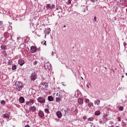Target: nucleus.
I'll return each instance as SVG.
<instances>
[{"label": "nucleus", "instance_id": "nucleus-1", "mask_svg": "<svg viewBox=\"0 0 127 127\" xmlns=\"http://www.w3.org/2000/svg\"><path fill=\"white\" fill-rule=\"evenodd\" d=\"M15 89L17 90V91H21V90L23 88V85H22V83L20 81H16L15 83Z\"/></svg>", "mask_w": 127, "mask_h": 127}, {"label": "nucleus", "instance_id": "nucleus-2", "mask_svg": "<svg viewBox=\"0 0 127 127\" xmlns=\"http://www.w3.org/2000/svg\"><path fill=\"white\" fill-rule=\"evenodd\" d=\"M41 90L45 91V90H47V87H48V84L47 83H41L40 84Z\"/></svg>", "mask_w": 127, "mask_h": 127}, {"label": "nucleus", "instance_id": "nucleus-3", "mask_svg": "<svg viewBox=\"0 0 127 127\" xmlns=\"http://www.w3.org/2000/svg\"><path fill=\"white\" fill-rule=\"evenodd\" d=\"M37 101L38 103H40V104H45V98L42 97H39L37 99Z\"/></svg>", "mask_w": 127, "mask_h": 127}, {"label": "nucleus", "instance_id": "nucleus-4", "mask_svg": "<svg viewBox=\"0 0 127 127\" xmlns=\"http://www.w3.org/2000/svg\"><path fill=\"white\" fill-rule=\"evenodd\" d=\"M31 81H35L36 80V78H37V76L36 73L32 72L30 76Z\"/></svg>", "mask_w": 127, "mask_h": 127}, {"label": "nucleus", "instance_id": "nucleus-5", "mask_svg": "<svg viewBox=\"0 0 127 127\" xmlns=\"http://www.w3.org/2000/svg\"><path fill=\"white\" fill-rule=\"evenodd\" d=\"M46 8H48V9H52V8H55V5L54 4H47L46 6Z\"/></svg>", "mask_w": 127, "mask_h": 127}, {"label": "nucleus", "instance_id": "nucleus-6", "mask_svg": "<svg viewBox=\"0 0 127 127\" xmlns=\"http://www.w3.org/2000/svg\"><path fill=\"white\" fill-rule=\"evenodd\" d=\"M30 50H31V53H35V52L37 51V48H36V47L34 46H31Z\"/></svg>", "mask_w": 127, "mask_h": 127}, {"label": "nucleus", "instance_id": "nucleus-7", "mask_svg": "<svg viewBox=\"0 0 127 127\" xmlns=\"http://www.w3.org/2000/svg\"><path fill=\"white\" fill-rule=\"evenodd\" d=\"M18 63L20 66H22L24 64H25V62L23 59H20L18 61Z\"/></svg>", "mask_w": 127, "mask_h": 127}, {"label": "nucleus", "instance_id": "nucleus-8", "mask_svg": "<svg viewBox=\"0 0 127 127\" xmlns=\"http://www.w3.org/2000/svg\"><path fill=\"white\" fill-rule=\"evenodd\" d=\"M29 109L30 112H32V113H33L34 112H35V111H36V106H30Z\"/></svg>", "mask_w": 127, "mask_h": 127}, {"label": "nucleus", "instance_id": "nucleus-9", "mask_svg": "<svg viewBox=\"0 0 127 127\" xmlns=\"http://www.w3.org/2000/svg\"><path fill=\"white\" fill-rule=\"evenodd\" d=\"M51 31V30L50 29V28H48L47 29H46L45 30V37H46V35H49V34H50V32Z\"/></svg>", "mask_w": 127, "mask_h": 127}, {"label": "nucleus", "instance_id": "nucleus-10", "mask_svg": "<svg viewBox=\"0 0 127 127\" xmlns=\"http://www.w3.org/2000/svg\"><path fill=\"white\" fill-rule=\"evenodd\" d=\"M38 116L41 119H42V118H44V113L43 112V111H42L41 110H39V111L38 112Z\"/></svg>", "mask_w": 127, "mask_h": 127}, {"label": "nucleus", "instance_id": "nucleus-11", "mask_svg": "<svg viewBox=\"0 0 127 127\" xmlns=\"http://www.w3.org/2000/svg\"><path fill=\"white\" fill-rule=\"evenodd\" d=\"M78 103L79 104V105H83L84 103V99L82 98H78Z\"/></svg>", "mask_w": 127, "mask_h": 127}, {"label": "nucleus", "instance_id": "nucleus-12", "mask_svg": "<svg viewBox=\"0 0 127 127\" xmlns=\"http://www.w3.org/2000/svg\"><path fill=\"white\" fill-rule=\"evenodd\" d=\"M56 115L59 119H61V118L62 117V114L60 111L57 112L56 113Z\"/></svg>", "mask_w": 127, "mask_h": 127}, {"label": "nucleus", "instance_id": "nucleus-13", "mask_svg": "<svg viewBox=\"0 0 127 127\" xmlns=\"http://www.w3.org/2000/svg\"><path fill=\"white\" fill-rule=\"evenodd\" d=\"M50 64L47 63L45 64L44 67L45 69H49L50 68Z\"/></svg>", "mask_w": 127, "mask_h": 127}, {"label": "nucleus", "instance_id": "nucleus-14", "mask_svg": "<svg viewBox=\"0 0 127 127\" xmlns=\"http://www.w3.org/2000/svg\"><path fill=\"white\" fill-rule=\"evenodd\" d=\"M19 101L21 104H22L23 103H24V102H25L24 98H23L22 97H20L19 99Z\"/></svg>", "mask_w": 127, "mask_h": 127}, {"label": "nucleus", "instance_id": "nucleus-15", "mask_svg": "<svg viewBox=\"0 0 127 127\" xmlns=\"http://www.w3.org/2000/svg\"><path fill=\"white\" fill-rule=\"evenodd\" d=\"M108 114H105L103 116V119L104 121H105V122H108L109 121V119H108Z\"/></svg>", "mask_w": 127, "mask_h": 127}, {"label": "nucleus", "instance_id": "nucleus-16", "mask_svg": "<svg viewBox=\"0 0 127 127\" xmlns=\"http://www.w3.org/2000/svg\"><path fill=\"white\" fill-rule=\"evenodd\" d=\"M100 103H101V101H100V100L97 99L96 100L94 101L95 105H97V106H99V105H100Z\"/></svg>", "mask_w": 127, "mask_h": 127}, {"label": "nucleus", "instance_id": "nucleus-17", "mask_svg": "<svg viewBox=\"0 0 127 127\" xmlns=\"http://www.w3.org/2000/svg\"><path fill=\"white\" fill-rule=\"evenodd\" d=\"M3 118L4 119H9V115L7 114H3Z\"/></svg>", "mask_w": 127, "mask_h": 127}, {"label": "nucleus", "instance_id": "nucleus-18", "mask_svg": "<svg viewBox=\"0 0 127 127\" xmlns=\"http://www.w3.org/2000/svg\"><path fill=\"white\" fill-rule=\"evenodd\" d=\"M86 10H88V7H87L85 5H83V10H82L83 12H85L86 11Z\"/></svg>", "mask_w": 127, "mask_h": 127}, {"label": "nucleus", "instance_id": "nucleus-19", "mask_svg": "<svg viewBox=\"0 0 127 127\" xmlns=\"http://www.w3.org/2000/svg\"><path fill=\"white\" fill-rule=\"evenodd\" d=\"M29 102H30V106H31L32 105H33V104H34V99H30Z\"/></svg>", "mask_w": 127, "mask_h": 127}, {"label": "nucleus", "instance_id": "nucleus-20", "mask_svg": "<svg viewBox=\"0 0 127 127\" xmlns=\"http://www.w3.org/2000/svg\"><path fill=\"white\" fill-rule=\"evenodd\" d=\"M87 106L89 107V108H92V107H94V104L92 102H89L88 103Z\"/></svg>", "mask_w": 127, "mask_h": 127}, {"label": "nucleus", "instance_id": "nucleus-21", "mask_svg": "<svg viewBox=\"0 0 127 127\" xmlns=\"http://www.w3.org/2000/svg\"><path fill=\"white\" fill-rule=\"evenodd\" d=\"M95 116H100L101 115V111L98 110L95 112Z\"/></svg>", "mask_w": 127, "mask_h": 127}, {"label": "nucleus", "instance_id": "nucleus-22", "mask_svg": "<svg viewBox=\"0 0 127 127\" xmlns=\"http://www.w3.org/2000/svg\"><path fill=\"white\" fill-rule=\"evenodd\" d=\"M48 101H49L50 102H52V101H53L54 100V98H53V97L52 96H48Z\"/></svg>", "mask_w": 127, "mask_h": 127}, {"label": "nucleus", "instance_id": "nucleus-23", "mask_svg": "<svg viewBox=\"0 0 127 127\" xmlns=\"http://www.w3.org/2000/svg\"><path fill=\"white\" fill-rule=\"evenodd\" d=\"M0 48L1 49H3V50H5V49H6V46H5L4 45H2L0 46Z\"/></svg>", "mask_w": 127, "mask_h": 127}, {"label": "nucleus", "instance_id": "nucleus-24", "mask_svg": "<svg viewBox=\"0 0 127 127\" xmlns=\"http://www.w3.org/2000/svg\"><path fill=\"white\" fill-rule=\"evenodd\" d=\"M63 111H64L65 116L69 113V110H68V109H67L66 110H63Z\"/></svg>", "mask_w": 127, "mask_h": 127}, {"label": "nucleus", "instance_id": "nucleus-25", "mask_svg": "<svg viewBox=\"0 0 127 127\" xmlns=\"http://www.w3.org/2000/svg\"><path fill=\"white\" fill-rule=\"evenodd\" d=\"M0 26L1 28H3V26H4V24L2 23V21H0Z\"/></svg>", "mask_w": 127, "mask_h": 127}, {"label": "nucleus", "instance_id": "nucleus-26", "mask_svg": "<svg viewBox=\"0 0 127 127\" xmlns=\"http://www.w3.org/2000/svg\"><path fill=\"white\" fill-rule=\"evenodd\" d=\"M85 103H86V104H89L90 103V100L88 98H86L84 100Z\"/></svg>", "mask_w": 127, "mask_h": 127}, {"label": "nucleus", "instance_id": "nucleus-27", "mask_svg": "<svg viewBox=\"0 0 127 127\" xmlns=\"http://www.w3.org/2000/svg\"><path fill=\"white\" fill-rule=\"evenodd\" d=\"M45 112L46 113V114H49V109L48 108L45 109Z\"/></svg>", "mask_w": 127, "mask_h": 127}, {"label": "nucleus", "instance_id": "nucleus-28", "mask_svg": "<svg viewBox=\"0 0 127 127\" xmlns=\"http://www.w3.org/2000/svg\"><path fill=\"white\" fill-rule=\"evenodd\" d=\"M12 70H16V65H14L12 66Z\"/></svg>", "mask_w": 127, "mask_h": 127}, {"label": "nucleus", "instance_id": "nucleus-29", "mask_svg": "<svg viewBox=\"0 0 127 127\" xmlns=\"http://www.w3.org/2000/svg\"><path fill=\"white\" fill-rule=\"evenodd\" d=\"M88 121H89L90 122H93V121H94V118L90 117L88 119Z\"/></svg>", "mask_w": 127, "mask_h": 127}, {"label": "nucleus", "instance_id": "nucleus-30", "mask_svg": "<svg viewBox=\"0 0 127 127\" xmlns=\"http://www.w3.org/2000/svg\"><path fill=\"white\" fill-rule=\"evenodd\" d=\"M119 111H121L122 112V111H124V107L123 106H120L119 107Z\"/></svg>", "mask_w": 127, "mask_h": 127}, {"label": "nucleus", "instance_id": "nucleus-31", "mask_svg": "<svg viewBox=\"0 0 127 127\" xmlns=\"http://www.w3.org/2000/svg\"><path fill=\"white\" fill-rule=\"evenodd\" d=\"M0 104H1V105H5V101L4 100H2V101H1V102H0Z\"/></svg>", "mask_w": 127, "mask_h": 127}, {"label": "nucleus", "instance_id": "nucleus-32", "mask_svg": "<svg viewBox=\"0 0 127 127\" xmlns=\"http://www.w3.org/2000/svg\"><path fill=\"white\" fill-rule=\"evenodd\" d=\"M60 100H61L60 97H56V102H60Z\"/></svg>", "mask_w": 127, "mask_h": 127}, {"label": "nucleus", "instance_id": "nucleus-33", "mask_svg": "<svg viewBox=\"0 0 127 127\" xmlns=\"http://www.w3.org/2000/svg\"><path fill=\"white\" fill-rule=\"evenodd\" d=\"M26 106H30V103L29 101L26 102Z\"/></svg>", "mask_w": 127, "mask_h": 127}, {"label": "nucleus", "instance_id": "nucleus-34", "mask_svg": "<svg viewBox=\"0 0 127 127\" xmlns=\"http://www.w3.org/2000/svg\"><path fill=\"white\" fill-rule=\"evenodd\" d=\"M115 1L118 3H120V2H122V0H115Z\"/></svg>", "mask_w": 127, "mask_h": 127}, {"label": "nucleus", "instance_id": "nucleus-35", "mask_svg": "<svg viewBox=\"0 0 127 127\" xmlns=\"http://www.w3.org/2000/svg\"><path fill=\"white\" fill-rule=\"evenodd\" d=\"M38 63V61H35L33 64V65H34L35 66V65H37V64Z\"/></svg>", "mask_w": 127, "mask_h": 127}, {"label": "nucleus", "instance_id": "nucleus-36", "mask_svg": "<svg viewBox=\"0 0 127 127\" xmlns=\"http://www.w3.org/2000/svg\"><path fill=\"white\" fill-rule=\"evenodd\" d=\"M123 44H124V47H125V49H126V48H127V47H126V46H127V43H126V42H125L123 43Z\"/></svg>", "mask_w": 127, "mask_h": 127}, {"label": "nucleus", "instance_id": "nucleus-37", "mask_svg": "<svg viewBox=\"0 0 127 127\" xmlns=\"http://www.w3.org/2000/svg\"><path fill=\"white\" fill-rule=\"evenodd\" d=\"M94 20H95V21H96V22H97V17L94 16Z\"/></svg>", "mask_w": 127, "mask_h": 127}, {"label": "nucleus", "instance_id": "nucleus-38", "mask_svg": "<svg viewBox=\"0 0 127 127\" xmlns=\"http://www.w3.org/2000/svg\"><path fill=\"white\" fill-rule=\"evenodd\" d=\"M82 119H83V120H86V119H87V116H83Z\"/></svg>", "mask_w": 127, "mask_h": 127}, {"label": "nucleus", "instance_id": "nucleus-39", "mask_svg": "<svg viewBox=\"0 0 127 127\" xmlns=\"http://www.w3.org/2000/svg\"><path fill=\"white\" fill-rule=\"evenodd\" d=\"M71 1H72V0H68V3L71 4Z\"/></svg>", "mask_w": 127, "mask_h": 127}, {"label": "nucleus", "instance_id": "nucleus-40", "mask_svg": "<svg viewBox=\"0 0 127 127\" xmlns=\"http://www.w3.org/2000/svg\"><path fill=\"white\" fill-rule=\"evenodd\" d=\"M121 117H118V122H121Z\"/></svg>", "mask_w": 127, "mask_h": 127}, {"label": "nucleus", "instance_id": "nucleus-41", "mask_svg": "<svg viewBox=\"0 0 127 127\" xmlns=\"http://www.w3.org/2000/svg\"><path fill=\"white\" fill-rule=\"evenodd\" d=\"M109 124L110 125H114V122H113L112 121H110Z\"/></svg>", "mask_w": 127, "mask_h": 127}, {"label": "nucleus", "instance_id": "nucleus-42", "mask_svg": "<svg viewBox=\"0 0 127 127\" xmlns=\"http://www.w3.org/2000/svg\"><path fill=\"white\" fill-rule=\"evenodd\" d=\"M4 56L6 57L7 56V55L6 54V52L5 51L4 52Z\"/></svg>", "mask_w": 127, "mask_h": 127}, {"label": "nucleus", "instance_id": "nucleus-43", "mask_svg": "<svg viewBox=\"0 0 127 127\" xmlns=\"http://www.w3.org/2000/svg\"><path fill=\"white\" fill-rule=\"evenodd\" d=\"M86 87H87L88 89H90V86H89L88 84L86 85Z\"/></svg>", "mask_w": 127, "mask_h": 127}, {"label": "nucleus", "instance_id": "nucleus-44", "mask_svg": "<svg viewBox=\"0 0 127 127\" xmlns=\"http://www.w3.org/2000/svg\"><path fill=\"white\" fill-rule=\"evenodd\" d=\"M90 127H95V125H94V124H92V125H91Z\"/></svg>", "mask_w": 127, "mask_h": 127}, {"label": "nucleus", "instance_id": "nucleus-45", "mask_svg": "<svg viewBox=\"0 0 127 127\" xmlns=\"http://www.w3.org/2000/svg\"><path fill=\"white\" fill-rule=\"evenodd\" d=\"M44 45H45L46 46V41H44Z\"/></svg>", "mask_w": 127, "mask_h": 127}, {"label": "nucleus", "instance_id": "nucleus-46", "mask_svg": "<svg viewBox=\"0 0 127 127\" xmlns=\"http://www.w3.org/2000/svg\"><path fill=\"white\" fill-rule=\"evenodd\" d=\"M51 55H52V56H54V52H52V53H51Z\"/></svg>", "mask_w": 127, "mask_h": 127}, {"label": "nucleus", "instance_id": "nucleus-47", "mask_svg": "<svg viewBox=\"0 0 127 127\" xmlns=\"http://www.w3.org/2000/svg\"><path fill=\"white\" fill-rule=\"evenodd\" d=\"M92 2H95L96 1V0H91Z\"/></svg>", "mask_w": 127, "mask_h": 127}, {"label": "nucleus", "instance_id": "nucleus-48", "mask_svg": "<svg viewBox=\"0 0 127 127\" xmlns=\"http://www.w3.org/2000/svg\"><path fill=\"white\" fill-rule=\"evenodd\" d=\"M61 11H62V10H61V11H58V13H60L61 12Z\"/></svg>", "mask_w": 127, "mask_h": 127}, {"label": "nucleus", "instance_id": "nucleus-49", "mask_svg": "<svg viewBox=\"0 0 127 127\" xmlns=\"http://www.w3.org/2000/svg\"><path fill=\"white\" fill-rule=\"evenodd\" d=\"M65 65L66 68H68V66H67V65H66V64H65Z\"/></svg>", "mask_w": 127, "mask_h": 127}, {"label": "nucleus", "instance_id": "nucleus-50", "mask_svg": "<svg viewBox=\"0 0 127 127\" xmlns=\"http://www.w3.org/2000/svg\"><path fill=\"white\" fill-rule=\"evenodd\" d=\"M63 27L65 28V27H66V25H64Z\"/></svg>", "mask_w": 127, "mask_h": 127}, {"label": "nucleus", "instance_id": "nucleus-51", "mask_svg": "<svg viewBox=\"0 0 127 127\" xmlns=\"http://www.w3.org/2000/svg\"><path fill=\"white\" fill-rule=\"evenodd\" d=\"M122 78H124L125 77V76L122 75Z\"/></svg>", "mask_w": 127, "mask_h": 127}, {"label": "nucleus", "instance_id": "nucleus-52", "mask_svg": "<svg viewBox=\"0 0 127 127\" xmlns=\"http://www.w3.org/2000/svg\"><path fill=\"white\" fill-rule=\"evenodd\" d=\"M111 127H115V126L114 125H112Z\"/></svg>", "mask_w": 127, "mask_h": 127}, {"label": "nucleus", "instance_id": "nucleus-53", "mask_svg": "<svg viewBox=\"0 0 127 127\" xmlns=\"http://www.w3.org/2000/svg\"><path fill=\"white\" fill-rule=\"evenodd\" d=\"M63 85H64V86H66V85H64V83L63 84Z\"/></svg>", "mask_w": 127, "mask_h": 127}, {"label": "nucleus", "instance_id": "nucleus-54", "mask_svg": "<svg viewBox=\"0 0 127 127\" xmlns=\"http://www.w3.org/2000/svg\"><path fill=\"white\" fill-rule=\"evenodd\" d=\"M81 79L82 80H84V79L83 78V77H81Z\"/></svg>", "mask_w": 127, "mask_h": 127}, {"label": "nucleus", "instance_id": "nucleus-55", "mask_svg": "<svg viewBox=\"0 0 127 127\" xmlns=\"http://www.w3.org/2000/svg\"><path fill=\"white\" fill-rule=\"evenodd\" d=\"M126 76H127V73H126Z\"/></svg>", "mask_w": 127, "mask_h": 127}, {"label": "nucleus", "instance_id": "nucleus-56", "mask_svg": "<svg viewBox=\"0 0 127 127\" xmlns=\"http://www.w3.org/2000/svg\"><path fill=\"white\" fill-rule=\"evenodd\" d=\"M17 40H18V37L17 38Z\"/></svg>", "mask_w": 127, "mask_h": 127}, {"label": "nucleus", "instance_id": "nucleus-57", "mask_svg": "<svg viewBox=\"0 0 127 127\" xmlns=\"http://www.w3.org/2000/svg\"><path fill=\"white\" fill-rule=\"evenodd\" d=\"M105 69H107V67H105Z\"/></svg>", "mask_w": 127, "mask_h": 127}, {"label": "nucleus", "instance_id": "nucleus-58", "mask_svg": "<svg viewBox=\"0 0 127 127\" xmlns=\"http://www.w3.org/2000/svg\"><path fill=\"white\" fill-rule=\"evenodd\" d=\"M3 30H4V28H3Z\"/></svg>", "mask_w": 127, "mask_h": 127}, {"label": "nucleus", "instance_id": "nucleus-59", "mask_svg": "<svg viewBox=\"0 0 127 127\" xmlns=\"http://www.w3.org/2000/svg\"><path fill=\"white\" fill-rule=\"evenodd\" d=\"M41 43H42H42H43V42H41Z\"/></svg>", "mask_w": 127, "mask_h": 127}, {"label": "nucleus", "instance_id": "nucleus-60", "mask_svg": "<svg viewBox=\"0 0 127 127\" xmlns=\"http://www.w3.org/2000/svg\"><path fill=\"white\" fill-rule=\"evenodd\" d=\"M74 61H75V60H73Z\"/></svg>", "mask_w": 127, "mask_h": 127}]
</instances>
